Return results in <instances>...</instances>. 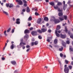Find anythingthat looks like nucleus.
Segmentation results:
<instances>
[{"label":"nucleus","instance_id":"nucleus-54","mask_svg":"<svg viewBox=\"0 0 73 73\" xmlns=\"http://www.w3.org/2000/svg\"><path fill=\"white\" fill-rule=\"evenodd\" d=\"M29 50H30V48H28L27 50L26 51L27 52H29Z\"/></svg>","mask_w":73,"mask_h":73},{"label":"nucleus","instance_id":"nucleus-39","mask_svg":"<svg viewBox=\"0 0 73 73\" xmlns=\"http://www.w3.org/2000/svg\"><path fill=\"white\" fill-rule=\"evenodd\" d=\"M38 31L40 33H41L42 32V31H41L40 30H38Z\"/></svg>","mask_w":73,"mask_h":73},{"label":"nucleus","instance_id":"nucleus-34","mask_svg":"<svg viewBox=\"0 0 73 73\" xmlns=\"http://www.w3.org/2000/svg\"><path fill=\"white\" fill-rule=\"evenodd\" d=\"M63 49H64V48H63V47H62L61 48H59V50L60 51H62L63 50Z\"/></svg>","mask_w":73,"mask_h":73},{"label":"nucleus","instance_id":"nucleus-11","mask_svg":"<svg viewBox=\"0 0 73 73\" xmlns=\"http://www.w3.org/2000/svg\"><path fill=\"white\" fill-rule=\"evenodd\" d=\"M2 11L3 12V13H4L5 14V15H7V16H8L9 15V14L7 12L4 11V10H2Z\"/></svg>","mask_w":73,"mask_h":73},{"label":"nucleus","instance_id":"nucleus-38","mask_svg":"<svg viewBox=\"0 0 73 73\" xmlns=\"http://www.w3.org/2000/svg\"><path fill=\"white\" fill-rule=\"evenodd\" d=\"M32 10H34L35 11H37V9L36 8V9H35V8H33Z\"/></svg>","mask_w":73,"mask_h":73},{"label":"nucleus","instance_id":"nucleus-24","mask_svg":"<svg viewBox=\"0 0 73 73\" xmlns=\"http://www.w3.org/2000/svg\"><path fill=\"white\" fill-rule=\"evenodd\" d=\"M27 12H30V9H29V8L28 7H27Z\"/></svg>","mask_w":73,"mask_h":73},{"label":"nucleus","instance_id":"nucleus-53","mask_svg":"<svg viewBox=\"0 0 73 73\" xmlns=\"http://www.w3.org/2000/svg\"><path fill=\"white\" fill-rule=\"evenodd\" d=\"M29 47H30V46H29V45H27V46H26V48H29Z\"/></svg>","mask_w":73,"mask_h":73},{"label":"nucleus","instance_id":"nucleus-21","mask_svg":"<svg viewBox=\"0 0 73 73\" xmlns=\"http://www.w3.org/2000/svg\"><path fill=\"white\" fill-rule=\"evenodd\" d=\"M13 7V4H9V8H11V7Z\"/></svg>","mask_w":73,"mask_h":73},{"label":"nucleus","instance_id":"nucleus-9","mask_svg":"<svg viewBox=\"0 0 73 73\" xmlns=\"http://www.w3.org/2000/svg\"><path fill=\"white\" fill-rule=\"evenodd\" d=\"M41 22V19L39 18L37 21V23L38 24H40Z\"/></svg>","mask_w":73,"mask_h":73},{"label":"nucleus","instance_id":"nucleus-3","mask_svg":"<svg viewBox=\"0 0 73 73\" xmlns=\"http://www.w3.org/2000/svg\"><path fill=\"white\" fill-rule=\"evenodd\" d=\"M51 18L53 19L52 20L53 21H54L55 23H60V21L58 19H55V17H54V16H52Z\"/></svg>","mask_w":73,"mask_h":73},{"label":"nucleus","instance_id":"nucleus-44","mask_svg":"<svg viewBox=\"0 0 73 73\" xmlns=\"http://www.w3.org/2000/svg\"><path fill=\"white\" fill-rule=\"evenodd\" d=\"M65 62L66 63V64H67L68 63V62H69V61H68L67 60H65Z\"/></svg>","mask_w":73,"mask_h":73},{"label":"nucleus","instance_id":"nucleus-57","mask_svg":"<svg viewBox=\"0 0 73 73\" xmlns=\"http://www.w3.org/2000/svg\"><path fill=\"white\" fill-rule=\"evenodd\" d=\"M13 20L14 21H15V19L14 17H13Z\"/></svg>","mask_w":73,"mask_h":73},{"label":"nucleus","instance_id":"nucleus-7","mask_svg":"<svg viewBox=\"0 0 73 73\" xmlns=\"http://www.w3.org/2000/svg\"><path fill=\"white\" fill-rule=\"evenodd\" d=\"M54 9H58V11L59 12H62V10H60V8H58V6H57L56 7L54 6Z\"/></svg>","mask_w":73,"mask_h":73},{"label":"nucleus","instance_id":"nucleus-18","mask_svg":"<svg viewBox=\"0 0 73 73\" xmlns=\"http://www.w3.org/2000/svg\"><path fill=\"white\" fill-rule=\"evenodd\" d=\"M60 35H61V37L62 38H65L66 37V36H65V35H62L61 34Z\"/></svg>","mask_w":73,"mask_h":73},{"label":"nucleus","instance_id":"nucleus-42","mask_svg":"<svg viewBox=\"0 0 73 73\" xmlns=\"http://www.w3.org/2000/svg\"><path fill=\"white\" fill-rule=\"evenodd\" d=\"M9 4L6 3V6L7 7H8V6L9 7Z\"/></svg>","mask_w":73,"mask_h":73},{"label":"nucleus","instance_id":"nucleus-17","mask_svg":"<svg viewBox=\"0 0 73 73\" xmlns=\"http://www.w3.org/2000/svg\"><path fill=\"white\" fill-rule=\"evenodd\" d=\"M50 40H51V37H49L48 38V39L47 40V41H48V42H50Z\"/></svg>","mask_w":73,"mask_h":73},{"label":"nucleus","instance_id":"nucleus-51","mask_svg":"<svg viewBox=\"0 0 73 73\" xmlns=\"http://www.w3.org/2000/svg\"><path fill=\"white\" fill-rule=\"evenodd\" d=\"M5 58L4 57L2 58V60H5Z\"/></svg>","mask_w":73,"mask_h":73},{"label":"nucleus","instance_id":"nucleus-28","mask_svg":"<svg viewBox=\"0 0 73 73\" xmlns=\"http://www.w3.org/2000/svg\"><path fill=\"white\" fill-rule=\"evenodd\" d=\"M54 44H57V39H55L54 40Z\"/></svg>","mask_w":73,"mask_h":73},{"label":"nucleus","instance_id":"nucleus-10","mask_svg":"<svg viewBox=\"0 0 73 73\" xmlns=\"http://www.w3.org/2000/svg\"><path fill=\"white\" fill-rule=\"evenodd\" d=\"M41 31L42 32H46L47 31V29H46V28L42 29H41Z\"/></svg>","mask_w":73,"mask_h":73},{"label":"nucleus","instance_id":"nucleus-46","mask_svg":"<svg viewBox=\"0 0 73 73\" xmlns=\"http://www.w3.org/2000/svg\"><path fill=\"white\" fill-rule=\"evenodd\" d=\"M35 15H39V14L37 12H36L35 13Z\"/></svg>","mask_w":73,"mask_h":73},{"label":"nucleus","instance_id":"nucleus-8","mask_svg":"<svg viewBox=\"0 0 73 73\" xmlns=\"http://www.w3.org/2000/svg\"><path fill=\"white\" fill-rule=\"evenodd\" d=\"M31 34L33 36H36L37 35V32L36 31H33L31 33Z\"/></svg>","mask_w":73,"mask_h":73},{"label":"nucleus","instance_id":"nucleus-14","mask_svg":"<svg viewBox=\"0 0 73 73\" xmlns=\"http://www.w3.org/2000/svg\"><path fill=\"white\" fill-rule=\"evenodd\" d=\"M23 4V2L21 0H19V5H22Z\"/></svg>","mask_w":73,"mask_h":73},{"label":"nucleus","instance_id":"nucleus-45","mask_svg":"<svg viewBox=\"0 0 73 73\" xmlns=\"http://www.w3.org/2000/svg\"><path fill=\"white\" fill-rule=\"evenodd\" d=\"M66 42L67 44H69L70 43V42L69 41V40H67L66 41Z\"/></svg>","mask_w":73,"mask_h":73},{"label":"nucleus","instance_id":"nucleus-12","mask_svg":"<svg viewBox=\"0 0 73 73\" xmlns=\"http://www.w3.org/2000/svg\"><path fill=\"white\" fill-rule=\"evenodd\" d=\"M11 63L13 65H15L16 64V62L15 61H11Z\"/></svg>","mask_w":73,"mask_h":73},{"label":"nucleus","instance_id":"nucleus-62","mask_svg":"<svg viewBox=\"0 0 73 73\" xmlns=\"http://www.w3.org/2000/svg\"><path fill=\"white\" fill-rule=\"evenodd\" d=\"M25 46H23V49H25Z\"/></svg>","mask_w":73,"mask_h":73},{"label":"nucleus","instance_id":"nucleus-20","mask_svg":"<svg viewBox=\"0 0 73 73\" xmlns=\"http://www.w3.org/2000/svg\"><path fill=\"white\" fill-rule=\"evenodd\" d=\"M59 19L60 20V21H63V20H64V18L62 17H59Z\"/></svg>","mask_w":73,"mask_h":73},{"label":"nucleus","instance_id":"nucleus-52","mask_svg":"<svg viewBox=\"0 0 73 73\" xmlns=\"http://www.w3.org/2000/svg\"><path fill=\"white\" fill-rule=\"evenodd\" d=\"M34 44H35V43L32 42L31 43V45L32 46H33V45H34Z\"/></svg>","mask_w":73,"mask_h":73},{"label":"nucleus","instance_id":"nucleus-2","mask_svg":"<svg viewBox=\"0 0 73 73\" xmlns=\"http://www.w3.org/2000/svg\"><path fill=\"white\" fill-rule=\"evenodd\" d=\"M64 71L65 73H69V69L68 67H67V65H64Z\"/></svg>","mask_w":73,"mask_h":73},{"label":"nucleus","instance_id":"nucleus-56","mask_svg":"<svg viewBox=\"0 0 73 73\" xmlns=\"http://www.w3.org/2000/svg\"><path fill=\"white\" fill-rule=\"evenodd\" d=\"M24 7H27V4L25 3L24 4Z\"/></svg>","mask_w":73,"mask_h":73},{"label":"nucleus","instance_id":"nucleus-26","mask_svg":"<svg viewBox=\"0 0 73 73\" xmlns=\"http://www.w3.org/2000/svg\"><path fill=\"white\" fill-rule=\"evenodd\" d=\"M14 46H15L14 44H13L11 46V49H13V48H14Z\"/></svg>","mask_w":73,"mask_h":73},{"label":"nucleus","instance_id":"nucleus-64","mask_svg":"<svg viewBox=\"0 0 73 73\" xmlns=\"http://www.w3.org/2000/svg\"><path fill=\"white\" fill-rule=\"evenodd\" d=\"M7 1V0H3V2L4 3H5V2H6V1Z\"/></svg>","mask_w":73,"mask_h":73},{"label":"nucleus","instance_id":"nucleus-48","mask_svg":"<svg viewBox=\"0 0 73 73\" xmlns=\"http://www.w3.org/2000/svg\"><path fill=\"white\" fill-rule=\"evenodd\" d=\"M70 38H72V39H73V35H71L70 36Z\"/></svg>","mask_w":73,"mask_h":73},{"label":"nucleus","instance_id":"nucleus-35","mask_svg":"<svg viewBox=\"0 0 73 73\" xmlns=\"http://www.w3.org/2000/svg\"><path fill=\"white\" fill-rule=\"evenodd\" d=\"M14 32H15V28L13 29H12V31H11V33H14Z\"/></svg>","mask_w":73,"mask_h":73},{"label":"nucleus","instance_id":"nucleus-37","mask_svg":"<svg viewBox=\"0 0 73 73\" xmlns=\"http://www.w3.org/2000/svg\"><path fill=\"white\" fill-rule=\"evenodd\" d=\"M38 38L41 40V39H42V36H41L40 35H39L38 36Z\"/></svg>","mask_w":73,"mask_h":73},{"label":"nucleus","instance_id":"nucleus-23","mask_svg":"<svg viewBox=\"0 0 73 73\" xmlns=\"http://www.w3.org/2000/svg\"><path fill=\"white\" fill-rule=\"evenodd\" d=\"M69 49H70V51H72V52H73V48L71 46H70Z\"/></svg>","mask_w":73,"mask_h":73},{"label":"nucleus","instance_id":"nucleus-43","mask_svg":"<svg viewBox=\"0 0 73 73\" xmlns=\"http://www.w3.org/2000/svg\"><path fill=\"white\" fill-rule=\"evenodd\" d=\"M60 56L61 57H63V54H62V53H61L60 54Z\"/></svg>","mask_w":73,"mask_h":73},{"label":"nucleus","instance_id":"nucleus-59","mask_svg":"<svg viewBox=\"0 0 73 73\" xmlns=\"http://www.w3.org/2000/svg\"><path fill=\"white\" fill-rule=\"evenodd\" d=\"M70 1H68V2H67V4H70Z\"/></svg>","mask_w":73,"mask_h":73},{"label":"nucleus","instance_id":"nucleus-33","mask_svg":"<svg viewBox=\"0 0 73 73\" xmlns=\"http://www.w3.org/2000/svg\"><path fill=\"white\" fill-rule=\"evenodd\" d=\"M7 32V31H5L4 32V35H5V36H7V34L6 33V32Z\"/></svg>","mask_w":73,"mask_h":73},{"label":"nucleus","instance_id":"nucleus-13","mask_svg":"<svg viewBox=\"0 0 73 73\" xmlns=\"http://www.w3.org/2000/svg\"><path fill=\"white\" fill-rule=\"evenodd\" d=\"M29 33V31L28 30L26 29L24 31V33Z\"/></svg>","mask_w":73,"mask_h":73},{"label":"nucleus","instance_id":"nucleus-30","mask_svg":"<svg viewBox=\"0 0 73 73\" xmlns=\"http://www.w3.org/2000/svg\"><path fill=\"white\" fill-rule=\"evenodd\" d=\"M17 24H19V19H16V21L15 22Z\"/></svg>","mask_w":73,"mask_h":73},{"label":"nucleus","instance_id":"nucleus-41","mask_svg":"<svg viewBox=\"0 0 73 73\" xmlns=\"http://www.w3.org/2000/svg\"><path fill=\"white\" fill-rule=\"evenodd\" d=\"M64 18L65 20H66V19H67V16L66 15L64 16Z\"/></svg>","mask_w":73,"mask_h":73},{"label":"nucleus","instance_id":"nucleus-22","mask_svg":"<svg viewBox=\"0 0 73 73\" xmlns=\"http://www.w3.org/2000/svg\"><path fill=\"white\" fill-rule=\"evenodd\" d=\"M28 37H29L28 35L26 34L24 36V38H25V39H27V38H28Z\"/></svg>","mask_w":73,"mask_h":73},{"label":"nucleus","instance_id":"nucleus-63","mask_svg":"<svg viewBox=\"0 0 73 73\" xmlns=\"http://www.w3.org/2000/svg\"><path fill=\"white\" fill-rule=\"evenodd\" d=\"M16 2H17V4H19V0H16Z\"/></svg>","mask_w":73,"mask_h":73},{"label":"nucleus","instance_id":"nucleus-50","mask_svg":"<svg viewBox=\"0 0 73 73\" xmlns=\"http://www.w3.org/2000/svg\"><path fill=\"white\" fill-rule=\"evenodd\" d=\"M22 11H23V12H25V9H23L22 10Z\"/></svg>","mask_w":73,"mask_h":73},{"label":"nucleus","instance_id":"nucleus-55","mask_svg":"<svg viewBox=\"0 0 73 73\" xmlns=\"http://www.w3.org/2000/svg\"><path fill=\"white\" fill-rule=\"evenodd\" d=\"M14 73H17V70H15L14 71Z\"/></svg>","mask_w":73,"mask_h":73},{"label":"nucleus","instance_id":"nucleus-27","mask_svg":"<svg viewBox=\"0 0 73 73\" xmlns=\"http://www.w3.org/2000/svg\"><path fill=\"white\" fill-rule=\"evenodd\" d=\"M58 15L59 16H61L63 15V14L62 13H58Z\"/></svg>","mask_w":73,"mask_h":73},{"label":"nucleus","instance_id":"nucleus-60","mask_svg":"<svg viewBox=\"0 0 73 73\" xmlns=\"http://www.w3.org/2000/svg\"><path fill=\"white\" fill-rule=\"evenodd\" d=\"M33 29V27H31L30 29V30H32Z\"/></svg>","mask_w":73,"mask_h":73},{"label":"nucleus","instance_id":"nucleus-15","mask_svg":"<svg viewBox=\"0 0 73 73\" xmlns=\"http://www.w3.org/2000/svg\"><path fill=\"white\" fill-rule=\"evenodd\" d=\"M44 21H48V20H49V19H48V18L47 17H46L44 18Z\"/></svg>","mask_w":73,"mask_h":73},{"label":"nucleus","instance_id":"nucleus-40","mask_svg":"<svg viewBox=\"0 0 73 73\" xmlns=\"http://www.w3.org/2000/svg\"><path fill=\"white\" fill-rule=\"evenodd\" d=\"M34 44H35V45H37L38 44V41H35L34 42Z\"/></svg>","mask_w":73,"mask_h":73},{"label":"nucleus","instance_id":"nucleus-5","mask_svg":"<svg viewBox=\"0 0 73 73\" xmlns=\"http://www.w3.org/2000/svg\"><path fill=\"white\" fill-rule=\"evenodd\" d=\"M63 3L64 5V6H63V10H64V11H65V9H66L67 6H68V5H67V4H65V1H63Z\"/></svg>","mask_w":73,"mask_h":73},{"label":"nucleus","instance_id":"nucleus-58","mask_svg":"<svg viewBox=\"0 0 73 73\" xmlns=\"http://www.w3.org/2000/svg\"><path fill=\"white\" fill-rule=\"evenodd\" d=\"M45 1L46 3H48V2H49V0H45Z\"/></svg>","mask_w":73,"mask_h":73},{"label":"nucleus","instance_id":"nucleus-32","mask_svg":"<svg viewBox=\"0 0 73 73\" xmlns=\"http://www.w3.org/2000/svg\"><path fill=\"white\" fill-rule=\"evenodd\" d=\"M11 29V28H9L7 31V32L8 33L9 32Z\"/></svg>","mask_w":73,"mask_h":73},{"label":"nucleus","instance_id":"nucleus-47","mask_svg":"<svg viewBox=\"0 0 73 73\" xmlns=\"http://www.w3.org/2000/svg\"><path fill=\"white\" fill-rule=\"evenodd\" d=\"M23 1L24 3H27V1H25V0H23Z\"/></svg>","mask_w":73,"mask_h":73},{"label":"nucleus","instance_id":"nucleus-61","mask_svg":"<svg viewBox=\"0 0 73 73\" xmlns=\"http://www.w3.org/2000/svg\"><path fill=\"white\" fill-rule=\"evenodd\" d=\"M46 27H48L49 26V24L47 23V24L46 25Z\"/></svg>","mask_w":73,"mask_h":73},{"label":"nucleus","instance_id":"nucleus-16","mask_svg":"<svg viewBox=\"0 0 73 73\" xmlns=\"http://www.w3.org/2000/svg\"><path fill=\"white\" fill-rule=\"evenodd\" d=\"M58 62H59V63H60V69H62V65L61 64V63L60 61L59 60H58Z\"/></svg>","mask_w":73,"mask_h":73},{"label":"nucleus","instance_id":"nucleus-49","mask_svg":"<svg viewBox=\"0 0 73 73\" xmlns=\"http://www.w3.org/2000/svg\"><path fill=\"white\" fill-rule=\"evenodd\" d=\"M48 32H49V33H50V32H52V31L50 29H49L48 30Z\"/></svg>","mask_w":73,"mask_h":73},{"label":"nucleus","instance_id":"nucleus-19","mask_svg":"<svg viewBox=\"0 0 73 73\" xmlns=\"http://www.w3.org/2000/svg\"><path fill=\"white\" fill-rule=\"evenodd\" d=\"M62 44L63 46H65V43L64 42V41H62Z\"/></svg>","mask_w":73,"mask_h":73},{"label":"nucleus","instance_id":"nucleus-1","mask_svg":"<svg viewBox=\"0 0 73 73\" xmlns=\"http://www.w3.org/2000/svg\"><path fill=\"white\" fill-rule=\"evenodd\" d=\"M60 26L58 25L57 26V29L56 30H55L56 35V36H57V37H60V34L57 33V31L58 30H59V29H60Z\"/></svg>","mask_w":73,"mask_h":73},{"label":"nucleus","instance_id":"nucleus-29","mask_svg":"<svg viewBox=\"0 0 73 73\" xmlns=\"http://www.w3.org/2000/svg\"><path fill=\"white\" fill-rule=\"evenodd\" d=\"M62 5V3L60 2H58L57 3L58 5Z\"/></svg>","mask_w":73,"mask_h":73},{"label":"nucleus","instance_id":"nucleus-36","mask_svg":"<svg viewBox=\"0 0 73 73\" xmlns=\"http://www.w3.org/2000/svg\"><path fill=\"white\" fill-rule=\"evenodd\" d=\"M68 68H69V69H70V70L72 69V66H69Z\"/></svg>","mask_w":73,"mask_h":73},{"label":"nucleus","instance_id":"nucleus-25","mask_svg":"<svg viewBox=\"0 0 73 73\" xmlns=\"http://www.w3.org/2000/svg\"><path fill=\"white\" fill-rule=\"evenodd\" d=\"M49 4L51 5H52V6H53L54 5V3L53 2H50Z\"/></svg>","mask_w":73,"mask_h":73},{"label":"nucleus","instance_id":"nucleus-4","mask_svg":"<svg viewBox=\"0 0 73 73\" xmlns=\"http://www.w3.org/2000/svg\"><path fill=\"white\" fill-rule=\"evenodd\" d=\"M21 42L20 44V45L21 46H23V45H26V43L23 42V38H21Z\"/></svg>","mask_w":73,"mask_h":73},{"label":"nucleus","instance_id":"nucleus-31","mask_svg":"<svg viewBox=\"0 0 73 73\" xmlns=\"http://www.w3.org/2000/svg\"><path fill=\"white\" fill-rule=\"evenodd\" d=\"M32 20V17H30L28 19V21H31Z\"/></svg>","mask_w":73,"mask_h":73},{"label":"nucleus","instance_id":"nucleus-6","mask_svg":"<svg viewBox=\"0 0 73 73\" xmlns=\"http://www.w3.org/2000/svg\"><path fill=\"white\" fill-rule=\"evenodd\" d=\"M65 30H64V31L66 33H68L69 35H70L71 34L70 33V31H68V29H67V27H65L64 28Z\"/></svg>","mask_w":73,"mask_h":73}]
</instances>
